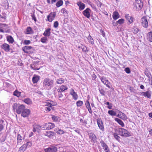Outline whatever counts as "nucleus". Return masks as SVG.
<instances>
[{
    "mask_svg": "<svg viewBox=\"0 0 152 152\" xmlns=\"http://www.w3.org/2000/svg\"><path fill=\"white\" fill-rule=\"evenodd\" d=\"M43 84L45 88L49 90L54 86V80L49 78H46L44 80Z\"/></svg>",
    "mask_w": 152,
    "mask_h": 152,
    "instance_id": "f257e3e1",
    "label": "nucleus"
},
{
    "mask_svg": "<svg viewBox=\"0 0 152 152\" xmlns=\"http://www.w3.org/2000/svg\"><path fill=\"white\" fill-rule=\"evenodd\" d=\"M116 131L119 135L122 137H126L131 136V133L124 129L122 128L117 129Z\"/></svg>",
    "mask_w": 152,
    "mask_h": 152,
    "instance_id": "f03ea898",
    "label": "nucleus"
},
{
    "mask_svg": "<svg viewBox=\"0 0 152 152\" xmlns=\"http://www.w3.org/2000/svg\"><path fill=\"white\" fill-rule=\"evenodd\" d=\"M14 110H16V112L18 114H20L25 109V106L23 104H20L15 103L12 106Z\"/></svg>",
    "mask_w": 152,
    "mask_h": 152,
    "instance_id": "7ed1b4c3",
    "label": "nucleus"
},
{
    "mask_svg": "<svg viewBox=\"0 0 152 152\" xmlns=\"http://www.w3.org/2000/svg\"><path fill=\"white\" fill-rule=\"evenodd\" d=\"M54 127L55 125L54 123H46L43 125L42 128L43 130H49L53 128Z\"/></svg>",
    "mask_w": 152,
    "mask_h": 152,
    "instance_id": "20e7f679",
    "label": "nucleus"
},
{
    "mask_svg": "<svg viewBox=\"0 0 152 152\" xmlns=\"http://www.w3.org/2000/svg\"><path fill=\"white\" fill-rule=\"evenodd\" d=\"M134 5V8L137 10H140L142 7V3L140 0H136Z\"/></svg>",
    "mask_w": 152,
    "mask_h": 152,
    "instance_id": "39448f33",
    "label": "nucleus"
},
{
    "mask_svg": "<svg viewBox=\"0 0 152 152\" xmlns=\"http://www.w3.org/2000/svg\"><path fill=\"white\" fill-rule=\"evenodd\" d=\"M141 23L143 27L147 28L148 26V21L146 17H143L141 20Z\"/></svg>",
    "mask_w": 152,
    "mask_h": 152,
    "instance_id": "423d86ee",
    "label": "nucleus"
},
{
    "mask_svg": "<svg viewBox=\"0 0 152 152\" xmlns=\"http://www.w3.org/2000/svg\"><path fill=\"white\" fill-rule=\"evenodd\" d=\"M45 152H56L57 151V147L54 146H51L49 148L45 149Z\"/></svg>",
    "mask_w": 152,
    "mask_h": 152,
    "instance_id": "0eeeda50",
    "label": "nucleus"
},
{
    "mask_svg": "<svg viewBox=\"0 0 152 152\" xmlns=\"http://www.w3.org/2000/svg\"><path fill=\"white\" fill-rule=\"evenodd\" d=\"M56 15V13L55 12H51L47 16V19L50 22H52Z\"/></svg>",
    "mask_w": 152,
    "mask_h": 152,
    "instance_id": "6e6552de",
    "label": "nucleus"
},
{
    "mask_svg": "<svg viewBox=\"0 0 152 152\" xmlns=\"http://www.w3.org/2000/svg\"><path fill=\"white\" fill-rule=\"evenodd\" d=\"M30 113V110L28 109H24L22 112L21 116L23 117H28Z\"/></svg>",
    "mask_w": 152,
    "mask_h": 152,
    "instance_id": "1a4fd4ad",
    "label": "nucleus"
},
{
    "mask_svg": "<svg viewBox=\"0 0 152 152\" xmlns=\"http://www.w3.org/2000/svg\"><path fill=\"white\" fill-rule=\"evenodd\" d=\"M90 9L89 8H87L83 11V13L85 17L87 18H89L90 17Z\"/></svg>",
    "mask_w": 152,
    "mask_h": 152,
    "instance_id": "9d476101",
    "label": "nucleus"
},
{
    "mask_svg": "<svg viewBox=\"0 0 152 152\" xmlns=\"http://www.w3.org/2000/svg\"><path fill=\"white\" fill-rule=\"evenodd\" d=\"M97 124L99 128L102 131L104 130V128L101 119L99 118L97 119Z\"/></svg>",
    "mask_w": 152,
    "mask_h": 152,
    "instance_id": "9b49d317",
    "label": "nucleus"
},
{
    "mask_svg": "<svg viewBox=\"0 0 152 152\" xmlns=\"http://www.w3.org/2000/svg\"><path fill=\"white\" fill-rule=\"evenodd\" d=\"M100 79H101L102 82L104 85H106L108 88H110V82L107 80L105 78L103 77H101V78H100Z\"/></svg>",
    "mask_w": 152,
    "mask_h": 152,
    "instance_id": "f8f14e48",
    "label": "nucleus"
},
{
    "mask_svg": "<svg viewBox=\"0 0 152 152\" xmlns=\"http://www.w3.org/2000/svg\"><path fill=\"white\" fill-rule=\"evenodd\" d=\"M1 48L7 52H9L11 49L10 45L6 43L3 44L1 46Z\"/></svg>",
    "mask_w": 152,
    "mask_h": 152,
    "instance_id": "ddd939ff",
    "label": "nucleus"
},
{
    "mask_svg": "<svg viewBox=\"0 0 152 152\" xmlns=\"http://www.w3.org/2000/svg\"><path fill=\"white\" fill-rule=\"evenodd\" d=\"M89 138L91 139V142H93L94 143L96 142V137L93 133H91L89 135Z\"/></svg>",
    "mask_w": 152,
    "mask_h": 152,
    "instance_id": "4468645a",
    "label": "nucleus"
},
{
    "mask_svg": "<svg viewBox=\"0 0 152 152\" xmlns=\"http://www.w3.org/2000/svg\"><path fill=\"white\" fill-rule=\"evenodd\" d=\"M119 113L117 115V116L122 119L125 120L127 118V117L126 115L122 112L120 111H118Z\"/></svg>",
    "mask_w": 152,
    "mask_h": 152,
    "instance_id": "2eb2a0df",
    "label": "nucleus"
},
{
    "mask_svg": "<svg viewBox=\"0 0 152 152\" xmlns=\"http://www.w3.org/2000/svg\"><path fill=\"white\" fill-rule=\"evenodd\" d=\"M125 18L128 21V22L130 24L133 22V18L132 16H129V14H126L125 15Z\"/></svg>",
    "mask_w": 152,
    "mask_h": 152,
    "instance_id": "dca6fc26",
    "label": "nucleus"
},
{
    "mask_svg": "<svg viewBox=\"0 0 152 152\" xmlns=\"http://www.w3.org/2000/svg\"><path fill=\"white\" fill-rule=\"evenodd\" d=\"M70 94L72 96L74 100H77L78 98V95L73 89L71 90Z\"/></svg>",
    "mask_w": 152,
    "mask_h": 152,
    "instance_id": "f3484780",
    "label": "nucleus"
},
{
    "mask_svg": "<svg viewBox=\"0 0 152 152\" xmlns=\"http://www.w3.org/2000/svg\"><path fill=\"white\" fill-rule=\"evenodd\" d=\"M77 5L79 7V9L80 10H83L86 7L85 5L81 1L78 2L77 3Z\"/></svg>",
    "mask_w": 152,
    "mask_h": 152,
    "instance_id": "a211bd4d",
    "label": "nucleus"
},
{
    "mask_svg": "<svg viewBox=\"0 0 152 152\" xmlns=\"http://www.w3.org/2000/svg\"><path fill=\"white\" fill-rule=\"evenodd\" d=\"M67 89L68 88L66 86L64 85H62L60 86V88L57 89V91L58 92L61 93L64 91L65 90H67Z\"/></svg>",
    "mask_w": 152,
    "mask_h": 152,
    "instance_id": "6ab92c4d",
    "label": "nucleus"
},
{
    "mask_svg": "<svg viewBox=\"0 0 152 152\" xmlns=\"http://www.w3.org/2000/svg\"><path fill=\"white\" fill-rule=\"evenodd\" d=\"M141 95L144 96L145 97H147L148 98H150L151 97V94L149 91L146 92H142Z\"/></svg>",
    "mask_w": 152,
    "mask_h": 152,
    "instance_id": "aec40b11",
    "label": "nucleus"
},
{
    "mask_svg": "<svg viewBox=\"0 0 152 152\" xmlns=\"http://www.w3.org/2000/svg\"><path fill=\"white\" fill-rule=\"evenodd\" d=\"M100 143H101L102 146L103 148L104 149V151L109 149L108 146L103 141L101 140L100 142Z\"/></svg>",
    "mask_w": 152,
    "mask_h": 152,
    "instance_id": "412c9836",
    "label": "nucleus"
},
{
    "mask_svg": "<svg viewBox=\"0 0 152 152\" xmlns=\"http://www.w3.org/2000/svg\"><path fill=\"white\" fill-rule=\"evenodd\" d=\"M50 28H48L44 32L43 35L45 37H49L50 35Z\"/></svg>",
    "mask_w": 152,
    "mask_h": 152,
    "instance_id": "4be33fe9",
    "label": "nucleus"
},
{
    "mask_svg": "<svg viewBox=\"0 0 152 152\" xmlns=\"http://www.w3.org/2000/svg\"><path fill=\"white\" fill-rule=\"evenodd\" d=\"M32 48L31 46H26L23 47L22 49L23 51L26 53H28V50H30Z\"/></svg>",
    "mask_w": 152,
    "mask_h": 152,
    "instance_id": "5701e85b",
    "label": "nucleus"
},
{
    "mask_svg": "<svg viewBox=\"0 0 152 152\" xmlns=\"http://www.w3.org/2000/svg\"><path fill=\"white\" fill-rule=\"evenodd\" d=\"M119 15L117 11L113 12V18L114 20H116L119 17Z\"/></svg>",
    "mask_w": 152,
    "mask_h": 152,
    "instance_id": "b1692460",
    "label": "nucleus"
},
{
    "mask_svg": "<svg viewBox=\"0 0 152 152\" xmlns=\"http://www.w3.org/2000/svg\"><path fill=\"white\" fill-rule=\"evenodd\" d=\"M7 40L10 43L12 44L14 41L13 37L10 36H8L7 37Z\"/></svg>",
    "mask_w": 152,
    "mask_h": 152,
    "instance_id": "393cba45",
    "label": "nucleus"
},
{
    "mask_svg": "<svg viewBox=\"0 0 152 152\" xmlns=\"http://www.w3.org/2000/svg\"><path fill=\"white\" fill-rule=\"evenodd\" d=\"M39 79V76L37 75H36L35 76H34L32 79V82L34 83H37Z\"/></svg>",
    "mask_w": 152,
    "mask_h": 152,
    "instance_id": "a878e982",
    "label": "nucleus"
},
{
    "mask_svg": "<svg viewBox=\"0 0 152 152\" xmlns=\"http://www.w3.org/2000/svg\"><path fill=\"white\" fill-rule=\"evenodd\" d=\"M115 121H117L122 126L124 127V126L123 122L120 119L118 118H116L115 119Z\"/></svg>",
    "mask_w": 152,
    "mask_h": 152,
    "instance_id": "bb28decb",
    "label": "nucleus"
},
{
    "mask_svg": "<svg viewBox=\"0 0 152 152\" xmlns=\"http://www.w3.org/2000/svg\"><path fill=\"white\" fill-rule=\"evenodd\" d=\"M23 101L25 103L28 104H32V101L31 99L29 98H27L24 99Z\"/></svg>",
    "mask_w": 152,
    "mask_h": 152,
    "instance_id": "cd10ccee",
    "label": "nucleus"
},
{
    "mask_svg": "<svg viewBox=\"0 0 152 152\" xmlns=\"http://www.w3.org/2000/svg\"><path fill=\"white\" fill-rule=\"evenodd\" d=\"M54 132L50 131H47L46 132L45 135L47 136L50 137L54 135Z\"/></svg>",
    "mask_w": 152,
    "mask_h": 152,
    "instance_id": "c85d7f7f",
    "label": "nucleus"
},
{
    "mask_svg": "<svg viewBox=\"0 0 152 152\" xmlns=\"http://www.w3.org/2000/svg\"><path fill=\"white\" fill-rule=\"evenodd\" d=\"M64 82V79L62 78H60L57 79L56 81V83L57 84H61L63 83Z\"/></svg>",
    "mask_w": 152,
    "mask_h": 152,
    "instance_id": "c756f323",
    "label": "nucleus"
},
{
    "mask_svg": "<svg viewBox=\"0 0 152 152\" xmlns=\"http://www.w3.org/2000/svg\"><path fill=\"white\" fill-rule=\"evenodd\" d=\"M87 38L90 43H91L92 44H94V40L90 35H89V36L87 37Z\"/></svg>",
    "mask_w": 152,
    "mask_h": 152,
    "instance_id": "7c9ffc66",
    "label": "nucleus"
},
{
    "mask_svg": "<svg viewBox=\"0 0 152 152\" xmlns=\"http://www.w3.org/2000/svg\"><path fill=\"white\" fill-rule=\"evenodd\" d=\"M147 36L149 41L152 42V32L150 31L148 32Z\"/></svg>",
    "mask_w": 152,
    "mask_h": 152,
    "instance_id": "2f4dec72",
    "label": "nucleus"
},
{
    "mask_svg": "<svg viewBox=\"0 0 152 152\" xmlns=\"http://www.w3.org/2000/svg\"><path fill=\"white\" fill-rule=\"evenodd\" d=\"M63 4V2L62 0H60L58 1L56 4V6L57 7H59L60 6H62Z\"/></svg>",
    "mask_w": 152,
    "mask_h": 152,
    "instance_id": "473e14b6",
    "label": "nucleus"
},
{
    "mask_svg": "<svg viewBox=\"0 0 152 152\" xmlns=\"http://www.w3.org/2000/svg\"><path fill=\"white\" fill-rule=\"evenodd\" d=\"M23 139L22 137L21 136L20 134H18L17 137V143H19L21 142Z\"/></svg>",
    "mask_w": 152,
    "mask_h": 152,
    "instance_id": "72a5a7b5",
    "label": "nucleus"
},
{
    "mask_svg": "<svg viewBox=\"0 0 152 152\" xmlns=\"http://www.w3.org/2000/svg\"><path fill=\"white\" fill-rule=\"evenodd\" d=\"M145 75L147 76V77L148 78V80H151V75L150 73V72L148 71H145Z\"/></svg>",
    "mask_w": 152,
    "mask_h": 152,
    "instance_id": "f704fd0d",
    "label": "nucleus"
},
{
    "mask_svg": "<svg viewBox=\"0 0 152 152\" xmlns=\"http://www.w3.org/2000/svg\"><path fill=\"white\" fill-rule=\"evenodd\" d=\"M20 92L16 90L14 92L13 95L18 97H19L20 95Z\"/></svg>",
    "mask_w": 152,
    "mask_h": 152,
    "instance_id": "c9c22d12",
    "label": "nucleus"
},
{
    "mask_svg": "<svg viewBox=\"0 0 152 152\" xmlns=\"http://www.w3.org/2000/svg\"><path fill=\"white\" fill-rule=\"evenodd\" d=\"M139 31V30L137 27H134L132 28V31L134 34L137 33Z\"/></svg>",
    "mask_w": 152,
    "mask_h": 152,
    "instance_id": "e433bc0d",
    "label": "nucleus"
},
{
    "mask_svg": "<svg viewBox=\"0 0 152 152\" xmlns=\"http://www.w3.org/2000/svg\"><path fill=\"white\" fill-rule=\"evenodd\" d=\"M108 114L111 116H115L116 113L113 110H109L108 111Z\"/></svg>",
    "mask_w": 152,
    "mask_h": 152,
    "instance_id": "4c0bfd02",
    "label": "nucleus"
},
{
    "mask_svg": "<svg viewBox=\"0 0 152 152\" xmlns=\"http://www.w3.org/2000/svg\"><path fill=\"white\" fill-rule=\"evenodd\" d=\"M26 34H30L32 33V30L31 28L30 27H28L26 29Z\"/></svg>",
    "mask_w": 152,
    "mask_h": 152,
    "instance_id": "58836bf2",
    "label": "nucleus"
},
{
    "mask_svg": "<svg viewBox=\"0 0 152 152\" xmlns=\"http://www.w3.org/2000/svg\"><path fill=\"white\" fill-rule=\"evenodd\" d=\"M99 90L100 92V94H101L102 95H105V92L103 89L101 88H99Z\"/></svg>",
    "mask_w": 152,
    "mask_h": 152,
    "instance_id": "ea45409f",
    "label": "nucleus"
},
{
    "mask_svg": "<svg viewBox=\"0 0 152 152\" xmlns=\"http://www.w3.org/2000/svg\"><path fill=\"white\" fill-rule=\"evenodd\" d=\"M113 135L115 139L118 141L120 142V137L118 135V134L116 133H114L113 134Z\"/></svg>",
    "mask_w": 152,
    "mask_h": 152,
    "instance_id": "a19ab883",
    "label": "nucleus"
},
{
    "mask_svg": "<svg viewBox=\"0 0 152 152\" xmlns=\"http://www.w3.org/2000/svg\"><path fill=\"white\" fill-rule=\"evenodd\" d=\"M33 127H34L37 130H40V128H42L43 126H40L38 124H35L33 126Z\"/></svg>",
    "mask_w": 152,
    "mask_h": 152,
    "instance_id": "79ce46f5",
    "label": "nucleus"
},
{
    "mask_svg": "<svg viewBox=\"0 0 152 152\" xmlns=\"http://www.w3.org/2000/svg\"><path fill=\"white\" fill-rule=\"evenodd\" d=\"M52 118L54 121L56 122L58 121L59 117L57 116H53L52 117Z\"/></svg>",
    "mask_w": 152,
    "mask_h": 152,
    "instance_id": "37998d69",
    "label": "nucleus"
},
{
    "mask_svg": "<svg viewBox=\"0 0 152 152\" xmlns=\"http://www.w3.org/2000/svg\"><path fill=\"white\" fill-rule=\"evenodd\" d=\"M83 104V102L80 100H79L76 102V104L77 107H80Z\"/></svg>",
    "mask_w": 152,
    "mask_h": 152,
    "instance_id": "c03bdc74",
    "label": "nucleus"
},
{
    "mask_svg": "<svg viewBox=\"0 0 152 152\" xmlns=\"http://www.w3.org/2000/svg\"><path fill=\"white\" fill-rule=\"evenodd\" d=\"M106 105H108L107 107V108L110 109H112V104L111 103H110L109 102H107L105 103Z\"/></svg>",
    "mask_w": 152,
    "mask_h": 152,
    "instance_id": "a18cd8bd",
    "label": "nucleus"
},
{
    "mask_svg": "<svg viewBox=\"0 0 152 152\" xmlns=\"http://www.w3.org/2000/svg\"><path fill=\"white\" fill-rule=\"evenodd\" d=\"M47 39V38L46 37H43L41 38V41L43 43H46V41Z\"/></svg>",
    "mask_w": 152,
    "mask_h": 152,
    "instance_id": "49530a36",
    "label": "nucleus"
},
{
    "mask_svg": "<svg viewBox=\"0 0 152 152\" xmlns=\"http://www.w3.org/2000/svg\"><path fill=\"white\" fill-rule=\"evenodd\" d=\"M4 7L5 9L7 10L9 8V3L7 0L6 1L4 4Z\"/></svg>",
    "mask_w": 152,
    "mask_h": 152,
    "instance_id": "de8ad7c7",
    "label": "nucleus"
},
{
    "mask_svg": "<svg viewBox=\"0 0 152 152\" xmlns=\"http://www.w3.org/2000/svg\"><path fill=\"white\" fill-rule=\"evenodd\" d=\"M6 136L5 135H3L0 139V141L1 142H4L6 140Z\"/></svg>",
    "mask_w": 152,
    "mask_h": 152,
    "instance_id": "09e8293b",
    "label": "nucleus"
},
{
    "mask_svg": "<svg viewBox=\"0 0 152 152\" xmlns=\"http://www.w3.org/2000/svg\"><path fill=\"white\" fill-rule=\"evenodd\" d=\"M117 24H121L124 23V19L122 18H121V19H119L117 21Z\"/></svg>",
    "mask_w": 152,
    "mask_h": 152,
    "instance_id": "8fccbe9b",
    "label": "nucleus"
},
{
    "mask_svg": "<svg viewBox=\"0 0 152 152\" xmlns=\"http://www.w3.org/2000/svg\"><path fill=\"white\" fill-rule=\"evenodd\" d=\"M31 42L29 40H25L24 41L23 44L25 45H28L30 44Z\"/></svg>",
    "mask_w": 152,
    "mask_h": 152,
    "instance_id": "3c124183",
    "label": "nucleus"
},
{
    "mask_svg": "<svg viewBox=\"0 0 152 152\" xmlns=\"http://www.w3.org/2000/svg\"><path fill=\"white\" fill-rule=\"evenodd\" d=\"M124 71L127 74H129L131 72L130 70L128 67L124 69Z\"/></svg>",
    "mask_w": 152,
    "mask_h": 152,
    "instance_id": "603ef678",
    "label": "nucleus"
},
{
    "mask_svg": "<svg viewBox=\"0 0 152 152\" xmlns=\"http://www.w3.org/2000/svg\"><path fill=\"white\" fill-rule=\"evenodd\" d=\"M31 16L33 20H34L35 22L37 21L36 17H35L34 12V13H31Z\"/></svg>",
    "mask_w": 152,
    "mask_h": 152,
    "instance_id": "864d4df0",
    "label": "nucleus"
},
{
    "mask_svg": "<svg viewBox=\"0 0 152 152\" xmlns=\"http://www.w3.org/2000/svg\"><path fill=\"white\" fill-rule=\"evenodd\" d=\"M85 105L87 108H89V107H91L89 102L88 100H87L86 102L85 103Z\"/></svg>",
    "mask_w": 152,
    "mask_h": 152,
    "instance_id": "5fc2aeb1",
    "label": "nucleus"
},
{
    "mask_svg": "<svg viewBox=\"0 0 152 152\" xmlns=\"http://www.w3.org/2000/svg\"><path fill=\"white\" fill-rule=\"evenodd\" d=\"M81 48L83 51V52H86L88 51V50H87V48L85 46H83L81 47Z\"/></svg>",
    "mask_w": 152,
    "mask_h": 152,
    "instance_id": "6e6d98bb",
    "label": "nucleus"
},
{
    "mask_svg": "<svg viewBox=\"0 0 152 152\" xmlns=\"http://www.w3.org/2000/svg\"><path fill=\"white\" fill-rule=\"evenodd\" d=\"M57 133L59 134H64V131L62 130L59 129L58 131L57 132Z\"/></svg>",
    "mask_w": 152,
    "mask_h": 152,
    "instance_id": "4d7b16f0",
    "label": "nucleus"
},
{
    "mask_svg": "<svg viewBox=\"0 0 152 152\" xmlns=\"http://www.w3.org/2000/svg\"><path fill=\"white\" fill-rule=\"evenodd\" d=\"M58 21H55L54 22V27L55 28H56L58 27Z\"/></svg>",
    "mask_w": 152,
    "mask_h": 152,
    "instance_id": "13d9d810",
    "label": "nucleus"
},
{
    "mask_svg": "<svg viewBox=\"0 0 152 152\" xmlns=\"http://www.w3.org/2000/svg\"><path fill=\"white\" fill-rule=\"evenodd\" d=\"M4 126L2 124H1V120H0V132L2 130L4 129Z\"/></svg>",
    "mask_w": 152,
    "mask_h": 152,
    "instance_id": "bf43d9fd",
    "label": "nucleus"
},
{
    "mask_svg": "<svg viewBox=\"0 0 152 152\" xmlns=\"http://www.w3.org/2000/svg\"><path fill=\"white\" fill-rule=\"evenodd\" d=\"M31 69H33V70H39L40 69V68H37L36 67H35L34 66H32V65H31Z\"/></svg>",
    "mask_w": 152,
    "mask_h": 152,
    "instance_id": "052dcab7",
    "label": "nucleus"
},
{
    "mask_svg": "<svg viewBox=\"0 0 152 152\" xmlns=\"http://www.w3.org/2000/svg\"><path fill=\"white\" fill-rule=\"evenodd\" d=\"M26 145L27 147H30L32 145V143L31 142H27L26 144Z\"/></svg>",
    "mask_w": 152,
    "mask_h": 152,
    "instance_id": "680f3d73",
    "label": "nucleus"
},
{
    "mask_svg": "<svg viewBox=\"0 0 152 152\" xmlns=\"http://www.w3.org/2000/svg\"><path fill=\"white\" fill-rule=\"evenodd\" d=\"M92 79L93 80H96V76L94 74H93L92 75Z\"/></svg>",
    "mask_w": 152,
    "mask_h": 152,
    "instance_id": "e2e57ef3",
    "label": "nucleus"
},
{
    "mask_svg": "<svg viewBox=\"0 0 152 152\" xmlns=\"http://www.w3.org/2000/svg\"><path fill=\"white\" fill-rule=\"evenodd\" d=\"M61 11H62V13L63 14H67V12L66 10L65 9V8H62L61 9Z\"/></svg>",
    "mask_w": 152,
    "mask_h": 152,
    "instance_id": "0e129e2a",
    "label": "nucleus"
},
{
    "mask_svg": "<svg viewBox=\"0 0 152 152\" xmlns=\"http://www.w3.org/2000/svg\"><path fill=\"white\" fill-rule=\"evenodd\" d=\"M45 110L49 112L51 110L50 108L49 107H45Z\"/></svg>",
    "mask_w": 152,
    "mask_h": 152,
    "instance_id": "69168bd1",
    "label": "nucleus"
},
{
    "mask_svg": "<svg viewBox=\"0 0 152 152\" xmlns=\"http://www.w3.org/2000/svg\"><path fill=\"white\" fill-rule=\"evenodd\" d=\"M112 24L114 26H116L117 25V22H115L114 20H113V21Z\"/></svg>",
    "mask_w": 152,
    "mask_h": 152,
    "instance_id": "338daca9",
    "label": "nucleus"
},
{
    "mask_svg": "<svg viewBox=\"0 0 152 152\" xmlns=\"http://www.w3.org/2000/svg\"><path fill=\"white\" fill-rule=\"evenodd\" d=\"M27 147V146L26 144L23 145L21 147V148H22L23 149H26Z\"/></svg>",
    "mask_w": 152,
    "mask_h": 152,
    "instance_id": "774afa93",
    "label": "nucleus"
}]
</instances>
